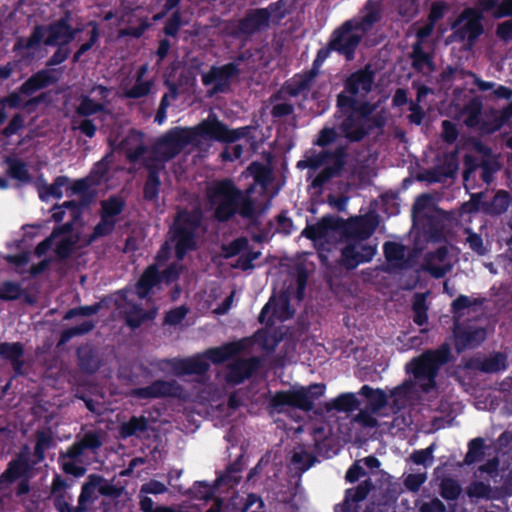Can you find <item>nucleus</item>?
Returning <instances> with one entry per match:
<instances>
[{
	"mask_svg": "<svg viewBox=\"0 0 512 512\" xmlns=\"http://www.w3.org/2000/svg\"><path fill=\"white\" fill-rule=\"evenodd\" d=\"M292 294L293 292L288 289L280 295H273L261 311L260 322L274 324L275 320L284 321L292 317L294 313V308L290 306Z\"/></svg>",
	"mask_w": 512,
	"mask_h": 512,
	"instance_id": "4468645a",
	"label": "nucleus"
},
{
	"mask_svg": "<svg viewBox=\"0 0 512 512\" xmlns=\"http://www.w3.org/2000/svg\"><path fill=\"white\" fill-rule=\"evenodd\" d=\"M307 238L312 239L316 245L324 247L325 244L335 242L339 236V231L330 223L323 219L320 223L306 227L303 232Z\"/></svg>",
	"mask_w": 512,
	"mask_h": 512,
	"instance_id": "aec40b11",
	"label": "nucleus"
},
{
	"mask_svg": "<svg viewBox=\"0 0 512 512\" xmlns=\"http://www.w3.org/2000/svg\"><path fill=\"white\" fill-rule=\"evenodd\" d=\"M179 386L173 381H156L150 386L134 389L131 394L137 398H156L174 396L179 393Z\"/></svg>",
	"mask_w": 512,
	"mask_h": 512,
	"instance_id": "5701e85b",
	"label": "nucleus"
},
{
	"mask_svg": "<svg viewBox=\"0 0 512 512\" xmlns=\"http://www.w3.org/2000/svg\"><path fill=\"white\" fill-rule=\"evenodd\" d=\"M50 83V77L46 71H41L27 80L20 89V92L13 93L4 100V103L11 108H18L23 105L22 95H31L35 91L46 87Z\"/></svg>",
	"mask_w": 512,
	"mask_h": 512,
	"instance_id": "6ab92c4d",
	"label": "nucleus"
},
{
	"mask_svg": "<svg viewBox=\"0 0 512 512\" xmlns=\"http://www.w3.org/2000/svg\"><path fill=\"white\" fill-rule=\"evenodd\" d=\"M411 460L418 465H428L433 460V445L430 447L415 451L410 456Z\"/></svg>",
	"mask_w": 512,
	"mask_h": 512,
	"instance_id": "13d9d810",
	"label": "nucleus"
},
{
	"mask_svg": "<svg viewBox=\"0 0 512 512\" xmlns=\"http://www.w3.org/2000/svg\"><path fill=\"white\" fill-rule=\"evenodd\" d=\"M105 433L101 430H89L82 436H78L77 440L90 453L96 454L103 445Z\"/></svg>",
	"mask_w": 512,
	"mask_h": 512,
	"instance_id": "72a5a7b5",
	"label": "nucleus"
},
{
	"mask_svg": "<svg viewBox=\"0 0 512 512\" xmlns=\"http://www.w3.org/2000/svg\"><path fill=\"white\" fill-rule=\"evenodd\" d=\"M381 18L380 5L377 3H368L362 11L360 20H352L355 28H357L363 35L370 30L375 23Z\"/></svg>",
	"mask_w": 512,
	"mask_h": 512,
	"instance_id": "bb28decb",
	"label": "nucleus"
},
{
	"mask_svg": "<svg viewBox=\"0 0 512 512\" xmlns=\"http://www.w3.org/2000/svg\"><path fill=\"white\" fill-rule=\"evenodd\" d=\"M82 206L77 204L75 201L65 202L61 206H55L53 208L52 218L56 222H60L64 219L65 214L68 212L72 221H75L81 214Z\"/></svg>",
	"mask_w": 512,
	"mask_h": 512,
	"instance_id": "58836bf2",
	"label": "nucleus"
},
{
	"mask_svg": "<svg viewBox=\"0 0 512 512\" xmlns=\"http://www.w3.org/2000/svg\"><path fill=\"white\" fill-rule=\"evenodd\" d=\"M123 209V201L118 197H111L102 202V217L116 219Z\"/></svg>",
	"mask_w": 512,
	"mask_h": 512,
	"instance_id": "37998d69",
	"label": "nucleus"
},
{
	"mask_svg": "<svg viewBox=\"0 0 512 512\" xmlns=\"http://www.w3.org/2000/svg\"><path fill=\"white\" fill-rule=\"evenodd\" d=\"M384 252L388 260H399L404 257V247L397 243H386Z\"/></svg>",
	"mask_w": 512,
	"mask_h": 512,
	"instance_id": "0e129e2a",
	"label": "nucleus"
},
{
	"mask_svg": "<svg viewBox=\"0 0 512 512\" xmlns=\"http://www.w3.org/2000/svg\"><path fill=\"white\" fill-rule=\"evenodd\" d=\"M239 70L233 63L212 68L204 74L202 81L205 85H213V92H224L231 81L237 77Z\"/></svg>",
	"mask_w": 512,
	"mask_h": 512,
	"instance_id": "a211bd4d",
	"label": "nucleus"
},
{
	"mask_svg": "<svg viewBox=\"0 0 512 512\" xmlns=\"http://www.w3.org/2000/svg\"><path fill=\"white\" fill-rule=\"evenodd\" d=\"M27 471V464L21 459L10 462L8 468L0 476V496H8L10 486L16 480L21 479Z\"/></svg>",
	"mask_w": 512,
	"mask_h": 512,
	"instance_id": "b1692460",
	"label": "nucleus"
},
{
	"mask_svg": "<svg viewBox=\"0 0 512 512\" xmlns=\"http://www.w3.org/2000/svg\"><path fill=\"white\" fill-rule=\"evenodd\" d=\"M125 148L127 150L128 157L131 160H137L140 158L145 151V147L142 142V135L136 132L131 133V135H129L125 140Z\"/></svg>",
	"mask_w": 512,
	"mask_h": 512,
	"instance_id": "a19ab883",
	"label": "nucleus"
},
{
	"mask_svg": "<svg viewBox=\"0 0 512 512\" xmlns=\"http://www.w3.org/2000/svg\"><path fill=\"white\" fill-rule=\"evenodd\" d=\"M167 491V487L162 482L151 480L142 485L140 495L142 494H163Z\"/></svg>",
	"mask_w": 512,
	"mask_h": 512,
	"instance_id": "69168bd1",
	"label": "nucleus"
},
{
	"mask_svg": "<svg viewBox=\"0 0 512 512\" xmlns=\"http://www.w3.org/2000/svg\"><path fill=\"white\" fill-rule=\"evenodd\" d=\"M482 15L474 8H467L458 19L457 33L462 39L472 44L483 32L481 24Z\"/></svg>",
	"mask_w": 512,
	"mask_h": 512,
	"instance_id": "f3484780",
	"label": "nucleus"
},
{
	"mask_svg": "<svg viewBox=\"0 0 512 512\" xmlns=\"http://www.w3.org/2000/svg\"><path fill=\"white\" fill-rule=\"evenodd\" d=\"M361 394L369 400V409L372 413L377 414L387 404V396L382 390H373L365 385L361 389Z\"/></svg>",
	"mask_w": 512,
	"mask_h": 512,
	"instance_id": "c9c22d12",
	"label": "nucleus"
},
{
	"mask_svg": "<svg viewBox=\"0 0 512 512\" xmlns=\"http://www.w3.org/2000/svg\"><path fill=\"white\" fill-rule=\"evenodd\" d=\"M475 304H477L476 299L465 295H460L456 300L453 301L452 310L458 317H461L463 315L462 311L464 309L469 308Z\"/></svg>",
	"mask_w": 512,
	"mask_h": 512,
	"instance_id": "bf43d9fd",
	"label": "nucleus"
},
{
	"mask_svg": "<svg viewBox=\"0 0 512 512\" xmlns=\"http://www.w3.org/2000/svg\"><path fill=\"white\" fill-rule=\"evenodd\" d=\"M23 347L20 343H1L0 357L12 363L14 368L19 371L22 366Z\"/></svg>",
	"mask_w": 512,
	"mask_h": 512,
	"instance_id": "f704fd0d",
	"label": "nucleus"
},
{
	"mask_svg": "<svg viewBox=\"0 0 512 512\" xmlns=\"http://www.w3.org/2000/svg\"><path fill=\"white\" fill-rule=\"evenodd\" d=\"M256 365L254 359L237 360L228 366L226 380L234 384L240 383L252 374Z\"/></svg>",
	"mask_w": 512,
	"mask_h": 512,
	"instance_id": "393cba45",
	"label": "nucleus"
},
{
	"mask_svg": "<svg viewBox=\"0 0 512 512\" xmlns=\"http://www.w3.org/2000/svg\"><path fill=\"white\" fill-rule=\"evenodd\" d=\"M104 107V103L96 101L90 96H82L81 102L77 107V113L82 116H89L102 111Z\"/></svg>",
	"mask_w": 512,
	"mask_h": 512,
	"instance_id": "79ce46f5",
	"label": "nucleus"
},
{
	"mask_svg": "<svg viewBox=\"0 0 512 512\" xmlns=\"http://www.w3.org/2000/svg\"><path fill=\"white\" fill-rule=\"evenodd\" d=\"M426 480V473L409 474L404 480V485L408 490L416 492Z\"/></svg>",
	"mask_w": 512,
	"mask_h": 512,
	"instance_id": "052dcab7",
	"label": "nucleus"
},
{
	"mask_svg": "<svg viewBox=\"0 0 512 512\" xmlns=\"http://www.w3.org/2000/svg\"><path fill=\"white\" fill-rule=\"evenodd\" d=\"M192 142L193 133L191 130L176 128L156 143L153 153L159 162H164L173 158Z\"/></svg>",
	"mask_w": 512,
	"mask_h": 512,
	"instance_id": "ddd939ff",
	"label": "nucleus"
},
{
	"mask_svg": "<svg viewBox=\"0 0 512 512\" xmlns=\"http://www.w3.org/2000/svg\"><path fill=\"white\" fill-rule=\"evenodd\" d=\"M79 29H70L64 21H59L48 27H38L28 40V47H33L41 41L46 45L67 46L75 37Z\"/></svg>",
	"mask_w": 512,
	"mask_h": 512,
	"instance_id": "9b49d317",
	"label": "nucleus"
},
{
	"mask_svg": "<svg viewBox=\"0 0 512 512\" xmlns=\"http://www.w3.org/2000/svg\"><path fill=\"white\" fill-rule=\"evenodd\" d=\"M444 213L435 208L433 198L429 195H421L417 198L413 206V216L415 220L430 219Z\"/></svg>",
	"mask_w": 512,
	"mask_h": 512,
	"instance_id": "cd10ccee",
	"label": "nucleus"
},
{
	"mask_svg": "<svg viewBox=\"0 0 512 512\" xmlns=\"http://www.w3.org/2000/svg\"><path fill=\"white\" fill-rule=\"evenodd\" d=\"M412 60L413 67L423 74L427 75L435 70L431 56L423 51L420 43L413 47Z\"/></svg>",
	"mask_w": 512,
	"mask_h": 512,
	"instance_id": "7c9ffc66",
	"label": "nucleus"
},
{
	"mask_svg": "<svg viewBox=\"0 0 512 512\" xmlns=\"http://www.w3.org/2000/svg\"><path fill=\"white\" fill-rule=\"evenodd\" d=\"M94 327L90 320H84L81 324L65 330L61 337V342L64 343L76 335H81L89 332Z\"/></svg>",
	"mask_w": 512,
	"mask_h": 512,
	"instance_id": "3c124183",
	"label": "nucleus"
},
{
	"mask_svg": "<svg viewBox=\"0 0 512 512\" xmlns=\"http://www.w3.org/2000/svg\"><path fill=\"white\" fill-rule=\"evenodd\" d=\"M480 368L485 372L504 370L506 368V357L501 353L491 355L481 363Z\"/></svg>",
	"mask_w": 512,
	"mask_h": 512,
	"instance_id": "c03bdc74",
	"label": "nucleus"
},
{
	"mask_svg": "<svg viewBox=\"0 0 512 512\" xmlns=\"http://www.w3.org/2000/svg\"><path fill=\"white\" fill-rule=\"evenodd\" d=\"M325 386L313 384L307 388L278 392L272 398V406L281 412L285 406L296 407L302 410H311L313 402L324 394Z\"/></svg>",
	"mask_w": 512,
	"mask_h": 512,
	"instance_id": "0eeeda50",
	"label": "nucleus"
},
{
	"mask_svg": "<svg viewBox=\"0 0 512 512\" xmlns=\"http://www.w3.org/2000/svg\"><path fill=\"white\" fill-rule=\"evenodd\" d=\"M483 444L484 442L480 438H476L470 442L469 451L465 456L466 464H472L480 459L482 455Z\"/></svg>",
	"mask_w": 512,
	"mask_h": 512,
	"instance_id": "5fc2aeb1",
	"label": "nucleus"
},
{
	"mask_svg": "<svg viewBox=\"0 0 512 512\" xmlns=\"http://www.w3.org/2000/svg\"><path fill=\"white\" fill-rule=\"evenodd\" d=\"M413 307H414V311H415V318H414L415 322L418 325H423L427 320L424 296H422V295L417 296Z\"/></svg>",
	"mask_w": 512,
	"mask_h": 512,
	"instance_id": "680f3d73",
	"label": "nucleus"
},
{
	"mask_svg": "<svg viewBox=\"0 0 512 512\" xmlns=\"http://www.w3.org/2000/svg\"><path fill=\"white\" fill-rule=\"evenodd\" d=\"M147 66L143 65L139 68L137 72V81L136 84L125 91V96L129 98H140L146 96L151 91L152 81L144 80L143 76L147 73Z\"/></svg>",
	"mask_w": 512,
	"mask_h": 512,
	"instance_id": "473e14b6",
	"label": "nucleus"
},
{
	"mask_svg": "<svg viewBox=\"0 0 512 512\" xmlns=\"http://www.w3.org/2000/svg\"><path fill=\"white\" fill-rule=\"evenodd\" d=\"M461 492L459 484L451 479L446 478L441 483V495L448 500L456 499Z\"/></svg>",
	"mask_w": 512,
	"mask_h": 512,
	"instance_id": "8fccbe9b",
	"label": "nucleus"
},
{
	"mask_svg": "<svg viewBox=\"0 0 512 512\" xmlns=\"http://www.w3.org/2000/svg\"><path fill=\"white\" fill-rule=\"evenodd\" d=\"M89 452L76 440L65 452L59 455L63 471L75 477L85 474V465L89 463Z\"/></svg>",
	"mask_w": 512,
	"mask_h": 512,
	"instance_id": "dca6fc26",
	"label": "nucleus"
},
{
	"mask_svg": "<svg viewBox=\"0 0 512 512\" xmlns=\"http://www.w3.org/2000/svg\"><path fill=\"white\" fill-rule=\"evenodd\" d=\"M423 268L436 278L444 276L452 268L447 249L441 247L434 253H428Z\"/></svg>",
	"mask_w": 512,
	"mask_h": 512,
	"instance_id": "412c9836",
	"label": "nucleus"
},
{
	"mask_svg": "<svg viewBox=\"0 0 512 512\" xmlns=\"http://www.w3.org/2000/svg\"><path fill=\"white\" fill-rule=\"evenodd\" d=\"M357 405L358 402L354 394L345 393L326 403L325 407L327 411L335 409L339 411L348 412L354 410L357 407Z\"/></svg>",
	"mask_w": 512,
	"mask_h": 512,
	"instance_id": "4c0bfd02",
	"label": "nucleus"
},
{
	"mask_svg": "<svg viewBox=\"0 0 512 512\" xmlns=\"http://www.w3.org/2000/svg\"><path fill=\"white\" fill-rule=\"evenodd\" d=\"M292 463L296 465L298 470H307L312 465V458L303 448H298L292 456Z\"/></svg>",
	"mask_w": 512,
	"mask_h": 512,
	"instance_id": "603ef678",
	"label": "nucleus"
},
{
	"mask_svg": "<svg viewBox=\"0 0 512 512\" xmlns=\"http://www.w3.org/2000/svg\"><path fill=\"white\" fill-rule=\"evenodd\" d=\"M147 428V421L143 417H133L129 422L121 426V435L129 437L137 432H142Z\"/></svg>",
	"mask_w": 512,
	"mask_h": 512,
	"instance_id": "de8ad7c7",
	"label": "nucleus"
},
{
	"mask_svg": "<svg viewBox=\"0 0 512 512\" xmlns=\"http://www.w3.org/2000/svg\"><path fill=\"white\" fill-rule=\"evenodd\" d=\"M7 163L11 177L22 182L29 181L27 165L24 162L18 159H9Z\"/></svg>",
	"mask_w": 512,
	"mask_h": 512,
	"instance_id": "a18cd8bd",
	"label": "nucleus"
},
{
	"mask_svg": "<svg viewBox=\"0 0 512 512\" xmlns=\"http://www.w3.org/2000/svg\"><path fill=\"white\" fill-rule=\"evenodd\" d=\"M490 489L489 486L482 483V482H475L471 484L468 488V495L470 497H476V498H484L489 495Z\"/></svg>",
	"mask_w": 512,
	"mask_h": 512,
	"instance_id": "338daca9",
	"label": "nucleus"
},
{
	"mask_svg": "<svg viewBox=\"0 0 512 512\" xmlns=\"http://www.w3.org/2000/svg\"><path fill=\"white\" fill-rule=\"evenodd\" d=\"M200 216L198 213L190 215L186 212L178 214L175 223L170 231L169 240L163 245L157 255V263L161 264L168 259L171 245L176 249L178 259H182L188 250L195 246L194 231L199 225Z\"/></svg>",
	"mask_w": 512,
	"mask_h": 512,
	"instance_id": "423d86ee",
	"label": "nucleus"
},
{
	"mask_svg": "<svg viewBox=\"0 0 512 512\" xmlns=\"http://www.w3.org/2000/svg\"><path fill=\"white\" fill-rule=\"evenodd\" d=\"M374 230L375 224L367 217L356 218L346 225V245L342 249V262L347 268H355L373 258L376 253L375 247L364 241Z\"/></svg>",
	"mask_w": 512,
	"mask_h": 512,
	"instance_id": "20e7f679",
	"label": "nucleus"
},
{
	"mask_svg": "<svg viewBox=\"0 0 512 512\" xmlns=\"http://www.w3.org/2000/svg\"><path fill=\"white\" fill-rule=\"evenodd\" d=\"M510 204V196L505 191H499L490 204V212L493 214H501L505 212Z\"/></svg>",
	"mask_w": 512,
	"mask_h": 512,
	"instance_id": "09e8293b",
	"label": "nucleus"
},
{
	"mask_svg": "<svg viewBox=\"0 0 512 512\" xmlns=\"http://www.w3.org/2000/svg\"><path fill=\"white\" fill-rule=\"evenodd\" d=\"M116 223V219H106L102 217L101 221L95 226L94 232L89 238V242L109 234Z\"/></svg>",
	"mask_w": 512,
	"mask_h": 512,
	"instance_id": "864d4df0",
	"label": "nucleus"
},
{
	"mask_svg": "<svg viewBox=\"0 0 512 512\" xmlns=\"http://www.w3.org/2000/svg\"><path fill=\"white\" fill-rule=\"evenodd\" d=\"M455 346L458 352L480 345L486 338V331L482 328L456 326Z\"/></svg>",
	"mask_w": 512,
	"mask_h": 512,
	"instance_id": "4be33fe9",
	"label": "nucleus"
},
{
	"mask_svg": "<svg viewBox=\"0 0 512 512\" xmlns=\"http://www.w3.org/2000/svg\"><path fill=\"white\" fill-rule=\"evenodd\" d=\"M78 235L72 231V222L55 229L51 236L36 247V254L42 256L48 249L55 246V252L60 258L67 257L78 242Z\"/></svg>",
	"mask_w": 512,
	"mask_h": 512,
	"instance_id": "f8f14e48",
	"label": "nucleus"
},
{
	"mask_svg": "<svg viewBox=\"0 0 512 512\" xmlns=\"http://www.w3.org/2000/svg\"><path fill=\"white\" fill-rule=\"evenodd\" d=\"M21 294V288L13 282H5L0 286V298L4 300H14Z\"/></svg>",
	"mask_w": 512,
	"mask_h": 512,
	"instance_id": "6e6d98bb",
	"label": "nucleus"
},
{
	"mask_svg": "<svg viewBox=\"0 0 512 512\" xmlns=\"http://www.w3.org/2000/svg\"><path fill=\"white\" fill-rule=\"evenodd\" d=\"M372 484L370 481H364L360 483L354 490H349V497L354 502L362 501L366 498L369 491L371 490Z\"/></svg>",
	"mask_w": 512,
	"mask_h": 512,
	"instance_id": "e2e57ef3",
	"label": "nucleus"
},
{
	"mask_svg": "<svg viewBox=\"0 0 512 512\" xmlns=\"http://www.w3.org/2000/svg\"><path fill=\"white\" fill-rule=\"evenodd\" d=\"M447 360V350L440 349L428 351L420 357L413 359L407 365V370L412 372L415 383L404 382L401 386L391 391L393 397L392 409L394 412L400 410L412 397V389L418 384L422 391L429 392L435 386V377L439 367Z\"/></svg>",
	"mask_w": 512,
	"mask_h": 512,
	"instance_id": "f03ea898",
	"label": "nucleus"
},
{
	"mask_svg": "<svg viewBox=\"0 0 512 512\" xmlns=\"http://www.w3.org/2000/svg\"><path fill=\"white\" fill-rule=\"evenodd\" d=\"M193 133V144H199V138L233 142L244 137L249 132L248 127H242L235 130H229L226 125L219 121L214 115L201 121L196 127L190 129Z\"/></svg>",
	"mask_w": 512,
	"mask_h": 512,
	"instance_id": "6e6552de",
	"label": "nucleus"
},
{
	"mask_svg": "<svg viewBox=\"0 0 512 512\" xmlns=\"http://www.w3.org/2000/svg\"><path fill=\"white\" fill-rule=\"evenodd\" d=\"M251 191L249 188L243 193L232 181L220 180L209 184L207 198L218 220H227L236 212L243 217H251L254 214V205L249 198Z\"/></svg>",
	"mask_w": 512,
	"mask_h": 512,
	"instance_id": "7ed1b4c3",
	"label": "nucleus"
},
{
	"mask_svg": "<svg viewBox=\"0 0 512 512\" xmlns=\"http://www.w3.org/2000/svg\"><path fill=\"white\" fill-rule=\"evenodd\" d=\"M363 34L354 26L353 21H347L335 31L330 42V48L346 56L348 60L353 58L355 48L358 46Z\"/></svg>",
	"mask_w": 512,
	"mask_h": 512,
	"instance_id": "2eb2a0df",
	"label": "nucleus"
},
{
	"mask_svg": "<svg viewBox=\"0 0 512 512\" xmlns=\"http://www.w3.org/2000/svg\"><path fill=\"white\" fill-rule=\"evenodd\" d=\"M477 10L481 15L484 12L492 11L493 16L496 18L512 15V0H503L500 5H497L495 0H480Z\"/></svg>",
	"mask_w": 512,
	"mask_h": 512,
	"instance_id": "c756f323",
	"label": "nucleus"
},
{
	"mask_svg": "<svg viewBox=\"0 0 512 512\" xmlns=\"http://www.w3.org/2000/svg\"><path fill=\"white\" fill-rule=\"evenodd\" d=\"M247 172L254 178V182L258 183L262 186H265L270 180L271 172L270 170L259 163H252Z\"/></svg>",
	"mask_w": 512,
	"mask_h": 512,
	"instance_id": "49530a36",
	"label": "nucleus"
},
{
	"mask_svg": "<svg viewBox=\"0 0 512 512\" xmlns=\"http://www.w3.org/2000/svg\"><path fill=\"white\" fill-rule=\"evenodd\" d=\"M512 116V102L502 110L490 111L482 123V130L487 133L500 129Z\"/></svg>",
	"mask_w": 512,
	"mask_h": 512,
	"instance_id": "a878e982",
	"label": "nucleus"
},
{
	"mask_svg": "<svg viewBox=\"0 0 512 512\" xmlns=\"http://www.w3.org/2000/svg\"><path fill=\"white\" fill-rule=\"evenodd\" d=\"M158 273L155 265L149 266L137 284V294L140 298L147 296L149 290L157 283Z\"/></svg>",
	"mask_w": 512,
	"mask_h": 512,
	"instance_id": "e433bc0d",
	"label": "nucleus"
},
{
	"mask_svg": "<svg viewBox=\"0 0 512 512\" xmlns=\"http://www.w3.org/2000/svg\"><path fill=\"white\" fill-rule=\"evenodd\" d=\"M482 111V102L474 98L470 100L460 113V118L468 127H475L480 123V115Z\"/></svg>",
	"mask_w": 512,
	"mask_h": 512,
	"instance_id": "2f4dec72",
	"label": "nucleus"
},
{
	"mask_svg": "<svg viewBox=\"0 0 512 512\" xmlns=\"http://www.w3.org/2000/svg\"><path fill=\"white\" fill-rule=\"evenodd\" d=\"M103 479L98 475H90L88 482H86L83 487L81 494L78 499V504L80 506H86L87 502L92 501L96 497V489L99 488V492L101 494H108V491L105 486H102Z\"/></svg>",
	"mask_w": 512,
	"mask_h": 512,
	"instance_id": "c85d7f7f",
	"label": "nucleus"
},
{
	"mask_svg": "<svg viewBox=\"0 0 512 512\" xmlns=\"http://www.w3.org/2000/svg\"><path fill=\"white\" fill-rule=\"evenodd\" d=\"M285 15L281 3H273L267 8L250 10L239 23V31L243 34H253L279 22Z\"/></svg>",
	"mask_w": 512,
	"mask_h": 512,
	"instance_id": "1a4fd4ad",
	"label": "nucleus"
},
{
	"mask_svg": "<svg viewBox=\"0 0 512 512\" xmlns=\"http://www.w3.org/2000/svg\"><path fill=\"white\" fill-rule=\"evenodd\" d=\"M50 444L51 436L48 433L38 434L35 453L40 459L44 457V451L50 447Z\"/></svg>",
	"mask_w": 512,
	"mask_h": 512,
	"instance_id": "774afa93",
	"label": "nucleus"
},
{
	"mask_svg": "<svg viewBox=\"0 0 512 512\" xmlns=\"http://www.w3.org/2000/svg\"><path fill=\"white\" fill-rule=\"evenodd\" d=\"M323 165L325 168L313 180L314 187L323 185L327 180L339 174L344 165L343 149H338L333 154L323 152L319 155L311 156L307 160L300 161L298 163L299 167L310 168H318Z\"/></svg>",
	"mask_w": 512,
	"mask_h": 512,
	"instance_id": "9d476101",
	"label": "nucleus"
},
{
	"mask_svg": "<svg viewBox=\"0 0 512 512\" xmlns=\"http://www.w3.org/2000/svg\"><path fill=\"white\" fill-rule=\"evenodd\" d=\"M374 73L369 67L353 73L346 81L345 91L338 96V107L345 115L340 128L345 137L357 141L366 134L369 116L375 106L361 100L371 91Z\"/></svg>",
	"mask_w": 512,
	"mask_h": 512,
	"instance_id": "f257e3e1",
	"label": "nucleus"
},
{
	"mask_svg": "<svg viewBox=\"0 0 512 512\" xmlns=\"http://www.w3.org/2000/svg\"><path fill=\"white\" fill-rule=\"evenodd\" d=\"M159 185V178L156 176L154 172H152L149 175L144 187L145 198L148 200H154L157 197Z\"/></svg>",
	"mask_w": 512,
	"mask_h": 512,
	"instance_id": "4d7b16f0",
	"label": "nucleus"
},
{
	"mask_svg": "<svg viewBox=\"0 0 512 512\" xmlns=\"http://www.w3.org/2000/svg\"><path fill=\"white\" fill-rule=\"evenodd\" d=\"M67 179L59 177L51 185L41 184L38 186L39 196L42 200L52 198H61L63 196L62 188L66 185Z\"/></svg>",
	"mask_w": 512,
	"mask_h": 512,
	"instance_id": "ea45409f",
	"label": "nucleus"
},
{
	"mask_svg": "<svg viewBox=\"0 0 512 512\" xmlns=\"http://www.w3.org/2000/svg\"><path fill=\"white\" fill-rule=\"evenodd\" d=\"M249 340L243 339L237 342L228 343L221 347L211 348L206 351L205 356H197L188 359H171L163 361L167 369L171 370L176 375L185 374H202L204 373L209 364L206 360L209 359L213 363H221L245 349Z\"/></svg>",
	"mask_w": 512,
	"mask_h": 512,
	"instance_id": "39448f33",
	"label": "nucleus"
}]
</instances>
